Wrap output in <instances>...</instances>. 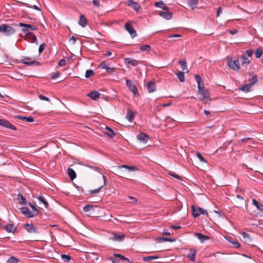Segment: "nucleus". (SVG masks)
I'll list each match as a JSON object with an SVG mask.
<instances>
[{
    "mask_svg": "<svg viewBox=\"0 0 263 263\" xmlns=\"http://www.w3.org/2000/svg\"><path fill=\"white\" fill-rule=\"evenodd\" d=\"M60 75V72L59 71H57L54 73L52 74V75L51 76V79H55L58 78Z\"/></svg>",
    "mask_w": 263,
    "mask_h": 263,
    "instance_id": "052dcab7",
    "label": "nucleus"
},
{
    "mask_svg": "<svg viewBox=\"0 0 263 263\" xmlns=\"http://www.w3.org/2000/svg\"><path fill=\"white\" fill-rule=\"evenodd\" d=\"M0 32L6 36H10L15 32V29L12 26L3 24L0 25Z\"/></svg>",
    "mask_w": 263,
    "mask_h": 263,
    "instance_id": "f257e3e1",
    "label": "nucleus"
},
{
    "mask_svg": "<svg viewBox=\"0 0 263 263\" xmlns=\"http://www.w3.org/2000/svg\"><path fill=\"white\" fill-rule=\"evenodd\" d=\"M114 255L116 257L119 258L121 260H126V261H127L128 262H130V260L128 258H126V257H125L121 254L114 253Z\"/></svg>",
    "mask_w": 263,
    "mask_h": 263,
    "instance_id": "49530a36",
    "label": "nucleus"
},
{
    "mask_svg": "<svg viewBox=\"0 0 263 263\" xmlns=\"http://www.w3.org/2000/svg\"><path fill=\"white\" fill-rule=\"evenodd\" d=\"M198 93L201 95L204 98H210V93L205 88H202L200 90H198Z\"/></svg>",
    "mask_w": 263,
    "mask_h": 263,
    "instance_id": "7c9ffc66",
    "label": "nucleus"
},
{
    "mask_svg": "<svg viewBox=\"0 0 263 263\" xmlns=\"http://www.w3.org/2000/svg\"><path fill=\"white\" fill-rule=\"evenodd\" d=\"M255 56L257 58H259L261 57L262 54V48L261 47H259L257 48L255 51Z\"/></svg>",
    "mask_w": 263,
    "mask_h": 263,
    "instance_id": "79ce46f5",
    "label": "nucleus"
},
{
    "mask_svg": "<svg viewBox=\"0 0 263 263\" xmlns=\"http://www.w3.org/2000/svg\"><path fill=\"white\" fill-rule=\"evenodd\" d=\"M241 65L243 66L245 64L249 65L250 64V61L247 57L245 55H243L240 58Z\"/></svg>",
    "mask_w": 263,
    "mask_h": 263,
    "instance_id": "f704fd0d",
    "label": "nucleus"
},
{
    "mask_svg": "<svg viewBox=\"0 0 263 263\" xmlns=\"http://www.w3.org/2000/svg\"><path fill=\"white\" fill-rule=\"evenodd\" d=\"M196 156L201 162L206 163V160L204 159V158L202 156V155L200 153L197 152Z\"/></svg>",
    "mask_w": 263,
    "mask_h": 263,
    "instance_id": "603ef678",
    "label": "nucleus"
},
{
    "mask_svg": "<svg viewBox=\"0 0 263 263\" xmlns=\"http://www.w3.org/2000/svg\"><path fill=\"white\" fill-rule=\"evenodd\" d=\"M159 256H145L143 258V260L145 261H147L150 260L152 259H156L159 258Z\"/></svg>",
    "mask_w": 263,
    "mask_h": 263,
    "instance_id": "c03bdc74",
    "label": "nucleus"
},
{
    "mask_svg": "<svg viewBox=\"0 0 263 263\" xmlns=\"http://www.w3.org/2000/svg\"><path fill=\"white\" fill-rule=\"evenodd\" d=\"M79 24L82 27H85L87 24V21L83 14H81L80 16Z\"/></svg>",
    "mask_w": 263,
    "mask_h": 263,
    "instance_id": "c85d7f7f",
    "label": "nucleus"
},
{
    "mask_svg": "<svg viewBox=\"0 0 263 263\" xmlns=\"http://www.w3.org/2000/svg\"><path fill=\"white\" fill-rule=\"evenodd\" d=\"M27 204L30 206V207L32 209L33 212L34 213L35 212V215H37L39 213V210L35 208V206L32 203L30 202H27Z\"/></svg>",
    "mask_w": 263,
    "mask_h": 263,
    "instance_id": "37998d69",
    "label": "nucleus"
},
{
    "mask_svg": "<svg viewBox=\"0 0 263 263\" xmlns=\"http://www.w3.org/2000/svg\"><path fill=\"white\" fill-rule=\"evenodd\" d=\"M46 46V45L45 43H42V44H41L39 48V52L40 53H42L45 49Z\"/></svg>",
    "mask_w": 263,
    "mask_h": 263,
    "instance_id": "13d9d810",
    "label": "nucleus"
},
{
    "mask_svg": "<svg viewBox=\"0 0 263 263\" xmlns=\"http://www.w3.org/2000/svg\"><path fill=\"white\" fill-rule=\"evenodd\" d=\"M229 241L234 245L235 248H239L240 247V243L237 241L229 240Z\"/></svg>",
    "mask_w": 263,
    "mask_h": 263,
    "instance_id": "6e6d98bb",
    "label": "nucleus"
},
{
    "mask_svg": "<svg viewBox=\"0 0 263 263\" xmlns=\"http://www.w3.org/2000/svg\"><path fill=\"white\" fill-rule=\"evenodd\" d=\"M194 235L200 241L201 243H203L210 238V237L200 233H195Z\"/></svg>",
    "mask_w": 263,
    "mask_h": 263,
    "instance_id": "f3484780",
    "label": "nucleus"
},
{
    "mask_svg": "<svg viewBox=\"0 0 263 263\" xmlns=\"http://www.w3.org/2000/svg\"><path fill=\"white\" fill-rule=\"evenodd\" d=\"M253 86V83H249L247 84H243L241 86L239 89L242 91L248 92L250 91L251 87Z\"/></svg>",
    "mask_w": 263,
    "mask_h": 263,
    "instance_id": "bb28decb",
    "label": "nucleus"
},
{
    "mask_svg": "<svg viewBox=\"0 0 263 263\" xmlns=\"http://www.w3.org/2000/svg\"><path fill=\"white\" fill-rule=\"evenodd\" d=\"M18 62L23 63L27 66H39L41 65L39 62L32 60L31 58L28 57H23V58L18 61Z\"/></svg>",
    "mask_w": 263,
    "mask_h": 263,
    "instance_id": "f03ea898",
    "label": "nucleus"
},
{
    "mask_svg": "<svg viewBox=\"0 0 263 263\" xmlns=\"http://www.w3.org/2000/svg\"><path fill=\"white\" fill-rule=\"evenodd\" d=\"M18 260L14 256H11L6 263H18Z\"/></svg>",
    "mask_w": 263,
    "mask_h": 263,
    "instance_id": "09e8293b",
    "label": "nucleus"
},
{
    "mask_svg": "<svg viewBox=\"0 0 263 263\" xmlns=\"http://www.w3.org/2000/svg\"><path fill=\"white\" fill-rule=\"evenodd\" d=\"M192 215L194 218H197L200 216L198 208H196L194 205L192 206Z\"/></svg>",
    "mask_w": 263,
    "mask_h": 263,
    "instance_id": "4c0bfd02",
    "label": "nucleus"
},
{
    "mask_svg": "<svg viewBox=\"0 0 263 263\" xmlns=\"http://www.w3.org/2000/svg\"><path fill=\"white\" fill-rule=\"evenodd\" d=\"M126 85L135 96L138 94V91L136 86L131 80H126Z\"/></svg>",
    "mask_w": 263,
    "mask_h": 263,
    "instance_id": "423d86ee",
    "label": "nucleus"
},
{
    "mask_svg": "<svg viewBox=\"0 0 263 263\" xmlns=\"http://www.w3.org/2000/svg\"><path fill=\"white\" fill-rule=\"evenodd\" d=\"M14 118L18 119L21 120L26 121L28 122H32L34 121L33 118L31 116L26 117H24V116H22L21 115H17V116H15Z\"/></svg>",
    "mask_w": 263,
    "mask_h": 263,
    "instance_id": "a878e982",
    "label": "nucleus"
},
{
    "mask_svg": "<svg viewBox=\"0 0 263 263\" xmlns=\"http://www.w3.org/2000/svg\"><path fill=\"white\" fill-rule=\"evenodd\" d=\"M147 91L149 93L154 92L156 90V85L154 82H149L147 85Z\"/></svg>",
    "mask_w": 263,
    "mask_h": 263,
    "instance_id": "b1692460",
    "label": "nucleus"
},
{
    "mask_svg": "<svg viewBox=\"0 0 263 263\" xmlns=\"http://www.w3.org/2000/svg\"><path fill=\"white\" fill-rule=\"evenodd\" d=\"M228 65L230 69L238 71L240 69V63L238 59L233 60L231 58L227 59Z\"/></svg>",
    "mask_w": 263,
    "mask_h": 263,
    "instance_id": "7ed1b4c3",
    "label": "nucleus"
},
{
    "mask_svg": "<svg viewBox=\"0 0 263 263\" xmlns=\"http://www.w3.org/2000/svg\"><path fill=\"white\" fill-rule=\"evenodd\" d=\"M242 236L244 240V242L248 245H251L252 242V240L250 235L246 232H242Z\"/></svg>",
    "mask_w": 263,
    "mask_h": 263,
    "instance_id": "aec40b11",
    "label": "nucleus"
},
{
    "mask_svg": "<svg viewBox=\"0 0 263 263\" xmlns=\"http://www.w3.org/2000/svg\"><path fill=\"white\" fill-rule=\"evenodd\" d=\"M178 63L180 64L181 67V69L185 71V70H186V72H188V69L187 68V66H186V61L185 59L183 60H180L178 61Z\"/></svg>",
    "mask_w": 263,
    "mask_h": 263,
    "instance_id": "c9c22d12",
    "label": "nucleus"
},
{
    "mask_svg": "<svg viewBox=\"0 0 263 263\" xmlns=\"http://www.w3.org/2000/svg\"><path fill=\"white\" fill-rule=\"evenodd\" d=\"M21 212L24 215H25L27 218H32L35 215H36L33 212L31 211V210L27 207H22L19 209Z\"/></svg>",
    "mask_w": 263,
    "mask_h": 263,
    "instance_id": "39448f33",
    "label": "nucleus"
},
{
    "mask_svg": "<svg viewBox=\"0 0 263 263\" xmlns=\"http://www.w3.org/2000/svg\"><path fill=\"white\" fill-rule=\"evenodd\" d=\"M22 31L26 33L25 35H28V33H32L33 32H31L29 31V29L27 28V27H23Z\"/></svg>",
    "mask_w": 263,
    "mask_h": 263,
    "instance_id": "680f3d73",
    "label": "nucleus"
},
{
    "mask_svg": "<svg viewBox=\"0 0 263 263\" xmlns=\"http://www.w3.org/2000/svg\"><path fill=\"white\" fill-rule=\"evenodd\" d=\"M24 228L29 233H39L37 229L32 224H25L24 225Z\"/></svg>",
    "mask_w": 263,
    "mask_h": 263,
    "instance_id": "9d476101",
    "label": "nucleus"
},
{
    "mask_svg": "<svg viewBox=\"0 0 263 263\" xmlns=\"http://www.w3.org/2000/svg\"><path fill=\"white\" fill-rule=\"evenodd\" d=\"M125 237V235L124 234L119 235L117 234L113 233V236L110 237L109 239L112 240L121 242L124 240Z\"/></svg>",
    "mask_w": 263,
    "mask_h": 263,
    "instance_id": "dca6fc26",
    "label": "nucleus"
},
{
    "mask_svg": "<svg viewBox=\"0 0 263 263\" xmlns=\"http://www.w3.org/2000/svg\"><path fill=\"white\" fill-rule=\"evenodd\" d=\"M159 14L167 20H171L173 17V13L168 11H162Z\"/></svg>",
    "mask_w": 263,
    "mask_h": 263,
    "instance_id": "5701e85b",
    "label": "nucleus"
},
{
    "mask_svg": "<svg viewBox=\"0 0 263 263\" xmlns=\"http://www.w3.org/2000/svg\"><path fill=\"white\" fill-rule=\"evenodd\" d=\"M134 117L135 115L133 111L131 109H128L126 118L128 120L129 122H132L134 119Z\"/></svg>",
    "mask_w": 263,
    "mask_h": 263,
    "instance_id": "cd10ccee",
    "label": "nucleus"
},
{
    "mask_svg": "<svg viewBox=\"0 0 263 263\" xmlns=\"http://www.w3.org/2000/svg\"><path fill=\"white\" fill-rule=\"evenodd\" d=\"M249 81L251 82L250 83H253V85L258 82V79L256 75H254L252 77L251 80L249 79Z\"/></svg>",
    "mask_w": 263,
    "mask_h": 263,
    "instance_id": "5fc2aeb1",
    "label": "nucleus"
},
{
    "mask_svg": "<svg viewBox=\"0 0 263 263\" xmlns=\"http://www.w3.org/2000/svg\"><path fill=\"white\" fill-rule=\"evenodd\" d=\"M66 64V60L64 59H61L58 63L60 66H63Z\"/></svg>",
    "mask_w": 263,
    "mask_h": 263,
    "instance_id": "e2e57ef3",
    "label": "nucleus"
},
{
    "mask_svg": "<svg viewBox=\"0 0 263 263\" xmlns=\"http://www.w3.org/2000/svg\"><path fill=\"white\" fill-rule=\"evenodd\" d=\"M17 200L20 204L25 205L27 203V201L25 197L21 194L18 193L17 195Z\"/></svg>",
    "mask_w": 263,
    "mask_h": 263,
    "instance_id": "4be33fe9",
    "label": "nucleus"
},
{
    "mask_svg": "<svg viewBox=\"0 0 263 263\" xmlns=\"http://www.w3.org/2000/svg\"><path fill=\"white\" fill-rule=\"evenodd\" d=\"M105 129L109 131V133L104 132V134L109 137L110 138H112L116 135V134L114 132V131L108 126H106Z\"/></svg>",
    "mask_w": 263,
    "mask_h": 263,
    "instance_id": "2f4dec72",
    "label": "nucleus"
},
{
    "mask_svg": "<svg viewBox=\"0 0 263 263\" xmlns=\"http://www.w3.org/2000/svg\"><path fill=\"white\" fill-rule=\"evenodd\" d=\"M157 239L158 240L169 242H175L176 241V239L174 238H166L164 237H161L159 238H158Z\"/></svg>",
    "mask_w": 263,
    "mask_h": 263,
    "instance_id": "a19ab883",
    "label": "nucleus"
},
{
    "mask_svg": "<svg viewBox=\"0 0 263 263\" xmlns=\"http://www.w3.org/2000/svg\"><path fill=\"white\" fill-rule=\"evenodd\" d=\"M61 258L65 262H69L71 259V257L66 254H62L61 255Z\"/></svg>",
    "mask_w": 263,
    "mask_h": 263,
    "instance_id": "a18cd8bd",
    "label": "nucleus"
},
{
    "mask_svg": "<svg viewBox=\"0 0 263 263\" xmlns=\"http://www.w3.org/2000/svg\"><path fill=\"white\" fill-rule=\"evenodd\" d=\"M127 5L135 10H138L140 8V5L133 0H128L127 1Z\"/></svg>",
    "mask_w": 263,
    "mask_h": 263,
    "instance_id": "412c9836",
    "label": "nucleus"
},
{
    "mask_svg": "<svg viewBox=\"0 0 263 263\" xmlns=\"http://www.w3.org/2000/svg\"><path fill=\"white\" fill-rule=\"evenodd\" d=\"M109 66V64L108 63L104 61L100 64L99 67L101 69H105L108 73L111 74L114 72L115 68L114 67H110Z\"/></svg>",
    "mask_w": 263,
    "mask_h": 263,
    "instance_id": "0eeeda50",
    "label": "nucleus"
},
{
    "mask_svg": "<svg viewBox=\"0 0 263 263\" xmlns=\"http://www.w3.org/2000/svg\"><path fill=\"white\" fill-rule=\"evenodd\" d=\"M83 211L88 216L93 213L95 210L93 206L91 204H87L83 207Z\"/></svg>",
    "mask_w": 263,
    "mask_h": 263,
    "instance_id": "4468645a",
    "label": "nucleus"
},
{
    "mask_svg": "<svg viewBox=\"0 0 263 263\" xmlns=\"http://www.w3.org/2000/svg\"><path fill=\"white\" fill-rule=\"evenodd\" d=\"M93 4L95 6L99 7H100L99 0H92Z\"/></svg>",
    "mask_w": 263,
    "mask_h": 263,
    "instance_id": "338daca9",
    "label": "nucleus"
},
{
    "mask_svg": "<svg viewBox=\"0 0 263 263\" xmlns=\"http://www.w3.org/2000/svg\"><path fill=\"white\" fill-rule=\"evenodd\" d=\"M74 185L76 187V188H77L78 189V191H81V192L84 193V191L83 187L79 186L76 184H74Z\"/></svg>",
    "mask_w": 263,
    "mask_h": 263,
    "instance_id": "774afa93",
    "label": "nucleus"
},
{
    "mask_svg": "<svg viewBox=\"0 0 263 263\" xmlns=\"http://www.w3.org/2000/svg\"><path fill=\"white\" fill-rule=\"evenodd\" d=\"M155 6L157 7L160 8L164 10H169V8L167 6H165L164 4H163V2L162 1H160L159 2H156L155 4Z\"/></svg>",
    "mask_w": 263,
    "mask_h": 263,
    "instance_id": "72a5a7b5",
    "label": "nucleus"
},
{
    "mask_svg": "<svg viewBox=\"0 0 263 263\" xmlns=\"http://www.w3.org/2000/svg\"><path fill=\"white\" fill-rule=\"evenodd\" d=\"M122 168H125L128 170L130 172H134V171H136L138 170V168L136 166H129V165H121L118 166V174H116L121 177H124L123 176L122 173L121 172V171L120 170V169H121Z\"/></svg>",
    "mask_w": 263,
    "mask_h": 263,
    "instance_id": "20e7f679",
    "label": "nucleus"
},
{
    "mask_svg": "<svg viewBox=\"0 0 263 263\" xmlns=\"http://www.w3.org/2000/svg\"><path fill=\"white\" fill-rule=\"evenodd\" d=\"M198 0H189V6L191 7H194L198 4Z\"/></svg>",
    "mask_w": 263,
    "mask_h": 263,
    "instance_id": "4d7b16f0",
    "label": "nucleus"
},
{
    "mask_svg": "<svg viewBox=\"0 0 263 263\" xmlns=\"http://www.w3.org/2000/svg\"><path fill=\"white\" fill-rule=\"evenodd\" d=\"M125 28L127 32L130 34L132 38H134L137 35L136 31L129 23H126L125 24Z\"/></svg>",
    "mask_w": 263,
    "mask_h": 263,
    "instance_id": "6e6552de",
    "label": "nucleus"
},
{
    "mask_svg": "<svg viewBox=\"0 0 263 263\" xmlns=\"http://www.w3.org/2000/svg\"><path fill=\"white\" fill-rule=\"evenodd\" d=\"M253 204L254 205L257 210L263 211V204L257 201L255 199L252 200Z\"/></svg>",
    "mask_w": 263,
    "mask_h": 263,
    "instance_id": "473e14b6",
    "label": "nucleus"
},
{
    "mask_svg": "<svg viewBox=\"0 0 263 263\" xmlns=\"http://www.w3.org/2000/svg\"><path fill=\"white\" fill-rule=\"evenodd\" d=\"M109 259L112 261V263H119V260L118 259L110 257L109 258Z\"/></svg>",
    "mask_w": 263,
    "mask_h": 263,
    "instance_id": "69168bd1",
    "label": "nucleus"
},
{
    "mask_svg": "<svg viewBox=\"0 0 263 263\" xmlns=\"http://www.w3.org/2000/svg\"><path fill=\"white\" fill-rule=\"evenodd\" d=\"M124 63L126 65L130 64L132 66L135 67L139 64V61L136 60H133L131 58H127L124 59Z\"/></svg>",
    "mask_w": 263,
    "mask_h": 263,
    "instance_id": "a211bd4d",
    "label": "nucleus"
},
{
    "mask_svg": "<svg viewBox=\"0 0 263 263\" xmlns=\"http://www.w3.org/2000/svg\"><path fill=\"white\" fill-rule=\"evenodd\" d=\"M24 39L31 43H37V42L36 36L33 33H28V35H25Z\"/></svg>",
    "mask_w": 263,
    "mask_h": 263,
    "instance_id": "ddd939ff",
    "label": "nucleus"
},
{
    "mask_svg": "<svg viewBox=\"0 0 263 263\" xmlns=\"http://www.w3.org/2000/svg\"><path fill=\"white\" fill-rule=\"evenodd\" d=\"M18 26L21 27H27L29 30H36L37 29V27L34 25L24 23H20Z\"/></svg>",
    "mask_w": 263,
    "mask_h": 263,
    "instance_id": "393cba45",
    "label": "nucleus"
},
{
    "mask_svg": "<svg viewBox=\"0 0 263 263\" xmlns=\"http://www.w3.org/2000/svg\"><path fill=\"white\" fill-rule=\"evenodd\" d=\"M151 46L149 45H143L140 47V49L141 51H149L151 50Z\"/></svg>",
    "mask_w": 263,
    "mask_h": 263,
    "instance_id": "de8ad7c7",
    "label": "nucleus"
},
{
    "mask_svg": "<svg viewBox=\"0 0 263 263\" xmlns=\"http://www.w3.org/2000/svg\"><path fill=\"white\" fill-rule=\"evenodd\" d=\"M100 96L101 93L96 90L91 91L87 95V96L89 97L93 100H98L100 98Z\"/></svg>",
    "mask_w": 263,
    "mask_h": 263,
    "instance_id": "2eb2a0df",
    "label": "nucleus"
},
{
    "mask_svg": "<svg viewBox=\"0 0 263 263\" xmlns=\"http://www.w3.org/2000/svg\"><path fill=\"white\" fill-rule=\"evenodd\" d=\"M0 125L14 130H16L15 126L6 119H0Z\"/></svg>",
    "mask_w": 263,
    "mask_h": 263,
    "instance_id": "1a4fd4ad",
    "label": "nucleus"
},
{
    "mask_svg": "<svg viewBox=\"0 0 263 263\" xmlns=\"http://www.w3.org/2000/svg\"><path fill=\"white\" fill-rule=\"evenodd\" d=\"M137 138L140 142L145 143L149 139V136L144 133H140L137 135Z\"/></svg>",
    "mask_w": 263,
    "mask_h": 263,
    "instance_id": "9b49d317",
    "label": "nucleus"
},
{
    "mask_svg": "<svg viewBox=\"0 0 263 263\" xmlns=\"http://www.w3.org/2000/svg\"><path fill=\"white\" fill-rule=\"evenodd\" d=\"M38 200L44 204V207L46 209H48L49 208V204L46 200L42 196H39L37 197Z\"/></svg>",
    "mask_w": 263,
    "mask_h": 263,
    "instance_id": "e433bc0d",
    "label": "nucleus"
},
{
    "mask_svg": "<svg viewBox=\"0 0 263 263\" xmlns=\"http://www.w3.org/2000/svg\"><path fill=\"white\" fill-rule=\"evenodd\" d=\"M196 256V250L194 249H191L189 250V253L186 255V257L192 261L194 262L195 261V258Z\"/></svg>",
    "mask_w": 263,
    "mask_h": 263,
    "instance_id": "f8f14e48",
    "label": "nucleus"
},
{
    "mask_svg": "<svg viewBox=\"0 0 263 263\" xmlns=\"http://www.w3.org/2000/svg\"><path fill=\"white\" fill-rule=\"evenodd\" d=\"M195 80L198 84V90H200L201 89H202V88H204L203 81L201 79L200 76H199L198 74H196L195 76Z\"/></svg>",
    "mask_w": 263,
    "mask_h": 263,
    "instance_id": "6ab92c4d",
    "label": "nucleus"
},
{
    "mask_svg": "<svg viewBox=\"0 0 263 263\" xmlns=\"http://www.w3.org/2000/svg\"><path fill=\"white\" fill-rule=\"evenodd\" d=\"M198 211L199 212L200 215H204L208 216V213L206 210H204L200 207H198Z\"/></svg>",
    "mask_w": 263,
    "mask_h": 263,
    "instance_id": "8fccbe9b",
    "label": "nucleus"
},
{
    "mask_svg": "<svg viewBox=\"0 0 263 263\" xmlns=\"http://www.w3.org/2000/svg\"><path fill=\"white\" fill-rule=\"evenodd\" d=\"M177 78L181 82H183L185 81L184 73L183 72L179 71L176 73Z\"/></svg>",
    "mask_w": 263,
    "mask_h": 263,
    "instance_id": "ea45409f",
    "label": "nucleus"
},
{
    "mask_svg": "<svg viewBox=\"0 0 263 263\" xmlns=\"http://www.w3.org/2000/svg\"><path fill=\"white\" fill-rule=\"evenodd\" d=\"M39 98L41 100H44V101H48V102H49L50 101V100L49 98L46 97L42 95H40L39 96Z\"/></svg>",
    "mask_w": 263,
    "mask_h": 263,
    "instance_id": "bf43d9fd",
    "label": "nucleus"
},
{
    "mask_svg": "<svg viewBox=\"0 0 263 263\" xmlns=\"http://www.w3.org/2000/svg\"><path fill=\"white\" fill-rule=\"evenodd\" d=\"M246 53L248 57H251L253 53V51L252 50H247Z\"/></svg>",
    "mask_w": 263,
    "mask_h": 263,
    "instance_id": "0e129e2a",
    "label": "nucleus"
},
{
    "mask_svg": "<svg viewBox=\"0 0 263 263\" xmlns=\"http://www.w3.org/2000/svg\"><path fill=\"white\" fill-rule=\"evenodd\" d=\"M14 228V224L13 223H10L5 226H3V228L5 229L7 232L10 233L12 232V230Z\"/></svg>",
    "mask_w": 263,
    "mask_h": 263,
    "instance_id": "58836bf2",
    "label": "nucleus"
},
{
    "mask_svg": "<svg viewBox=\"0 0 263 263\" xmlns=\"http://www.w3.org/2000/svg\"><path fill=\"white\" fill-rule=\"evenodd\" d=\"M103 186L102 185L97 189L90 191L89 194L92 195V194L98 193L100 192V191L103 188Z\"/></svg>",
    "mask_w": 263,
    "mask_h": 263,
    "instance_id": "864d4df0",
    "label": "nucleus"
},
{
    "mask_svg": "<svg viewBox=\"0 0 263 263\" xmlns=\"http://www.w3.org/2000/svg\"><path fill=\"white\" fill-rule=\"evenodd\" d=\"M67 173L71 180H74L77 177L76 172L72 168H68L67 169Z\"/></svg>",
    "mask_w": 263,
    "mask_h": 263,
    "instance_id": "c756f323",
    "label": "nucleus"
},
{
    "mask_svg": "<svg viewBox=\"0 0 263 263\" xmlns=\"http://www.w3.org/2000/svg\"><path fill=\"white\" fill-rule=\"evenodd\" d=\"M94 74V72L92 70H87L85 73V78H89Z\"/></svg>",
    "mask_w": 263,
    "mask_h": 263,
    "instance_id": "3c124183",
    "label": "nucleus"
}]
</instances>
